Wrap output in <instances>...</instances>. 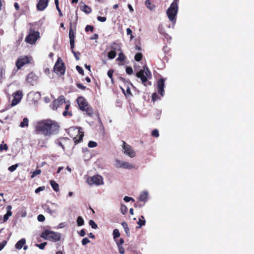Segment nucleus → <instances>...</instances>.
I'll return each instance as SVG.
<instances>
[{
    "label": "nucleus",
    "instance_id": "nucleus-36",
    "mask_svg": "<svg viewBox=\"0 0 254 254\" xmlns=\"http://www.w3.org/2000/svg\"><path fill=\"white\" fill-rule=\"evenodd\" d=\"M142 59V55L140 53H137L134 56V59L137 62H140Z\"/></svg>",
    "mask_w": 254,
    "mask_h": 254
},
{
    "label": "nucleus",
    "instance_id": "nucleus-53",
    "mask_svg": "<svg viewBox=\"0 0 254 254\" xmlns=\"http://www.w3.org/2000/svg\"><path fill=\"white\" fill-rule=\"evenodd\" d=\"M37 219L39 222H43L45 220V218L43 215L39 214L37 217Z\"/></svg>",
    "mask_w": 254,
    "mask_h": 254
},
{
    "label": "nucleus",
    "instance_id": "nucleus-40",
    "mask_svg": "<svg viewBox=\"0 0 254 254\" xmlns=\"http://www.w3.org/2000/svg\"><path fill=\"white\" fill-rule=\"evenodd\" d=\"M18 166V164H16L15 165H13L9 167L8 168V170L10 172H12L14 171L16 169V168H17Z\"/></svg>",
    "mask_w": 254,
    "mask_h": 254
},
{
    "label": "nucleus",
    "instance_id": "nucleus-59",
    "mask_svg": "<svg viewBox=\"0 0 254 254\" xmlns=\"http://www.w3.org/2000/svg\"><path fill=\"white\" fill-rule=\"evenodd\" d=\"M118 248H119V253L121 254H125V249L124 248V247L122 246H118Z\"/></svg>",
    "mask_w": 254,
    "mask_h": 254
},
{
    "label": "nucleus",
    "instance_id": "nucleus-57",
    "mask_svg": "<svg viewBox=\"0 0 254 254\" xmlns=\"http://www.w3.org/2000/svg\"><path fill=\"white\" fill-rule=\"evenodd\" d=\"M97 18L98 21L102 22L106 21L107 19L106 17H102L100 16H98Z\"/></svg>",
    "mask_w": 254,
    "mask_h": 254
},
{
    "label": "nucleus",
    "instance_id": "nucleus-38",
    "mask_svg": "<svg viewBox=\"0 0 254 254\" xmlns=\"http://www.w3.org/2000/svg\"><path fill=\"white\" fill-rule=\"evenodd\" d=\"M121 211L123 214L127 213V207L124 204H122L121 207Z\"/></svg>",
    "mask_w": 254,
    "mask_h": 254
},
{
    "label": "nucleus",
    "instance_id": "nucleus-39",
    "mask_svg": "<svg viewBox=\"0 0 254 254\" xmlns=\"http://www.w3.org/2000/svg\"><path fill=\"white\" fill-rule=\"evenodd\" d=\"M47 243L45 242L42 243L40 244H36L35 245V246L39 248L40 249L43 250V249H44V248H45V246L47 245Z\"/></svg>",
    "mask_w": 254,
    "mask_h": 254
},
{
    "label": "nucleus",
    "instance_id": "nucleus-22",
    "mask_svg": "<svg viewBox=\"0 0 254 254\" xmlns=\"http://www.w3.org/2000/svg\"><path fill=\"white\" fill-rule=\"evenodd\" d=\"M147 197H148V193L146 191L142 192L139 197V200L141 201H143L144 203L147 201Z\"/></svg>",
    "mask_w": 254,
    "mask_h": 254
},
{
    "label": "nucleus",
    "instance_id": "nucleus-20",
    "mask_svg": "<svg viewBox=\"0 0 254 254\" xmlns=\"http://www.w3.org/2000/svg\"><path fill=\"white\" fill-rule=\"evenodd\" d=\"M123 168L131 169L134 168L135 166L133 164L129 163L128 162L123 161L122 163V166Z\"/></svg>",
    "mask_w": 254,
    "mask_h": 254
},
{
    "label": "nucleus",
    "instance_id": "nucleus-49",
    "mask_svg": "<svg viewBox=\"0 0 254 254\" xmlns=\"http://www.w3.org/2000/svg\"><path fill=\"white\" fill-rule=\"evenodd\" d=\"M7 150H8V146L6 144H1L0 145V151H2V150L7 151Z\"/></svg>",
    "mask_w": 254,
    "mask_h": 254
},
{
    "label": "nucleus",
    "instance_id": "nucleus-25",
    "mask_svg": "<svg viewBox=\"0 0 254 254\" xmlns=\"http://www.w3.org/2000/svg\"><path fill=\"white\" fill-rule=\"evenodd\" d=\"M110 48L112 49V50H114V51H119L121 50V48L120 45L116 42H114L113 43H112L111 44V45L110 46Z\"/></svg>",
    "mask_w": 254,
    "mask_h": 254
},
{
    "label": "nucleus",
    "instance_id": "nucleus-30",
    "mask_svg": "<svg viewBox=\"0 0 254 254\" xmlns=\"http://www.w3.org/2000/svg\"><path fill=\"white\" fill-rule=\"evenodd\" d=\"M137 224L139 225V228H140L141 226H143L145 224V220H144V217L143 216H141V218L139 219Z\"/></svg>",
    "mask_w": 254,
    "mask_h": 254
},
{
    "label": "nucleus",
    "instance_id": "nucleus-28",
    "mask_svg": "<svg viewBox=\"0 0 254 254\" xmlns=\"http://www.w3.org/2000/svg\"><path fill=\"white\" fill-rule=\"evenodd\" d=\"M29 120L27 118H24L23 121L20 123V126L21 127H27L28 126Z\"/></svg>",
    "mask_w": 254,
    "mask_h": 254
},
{
    "label": "nucleus",
    "instance_id": "nucleus-47",
    "mask_svg": "<svg viewBox=\"0 0 254 254\" xmlns=\"http://www.w3.org/2000/svg\"><path fill=\"white\" fill-rule=\"evenodd\" d=\"M76 69L80 74L82 75H84V70L79 65H76Z\"/></svg>",
    "mask_w": 254,
    "mask_h": 254
},
{
    "label": "nucleus",
    "instance_id": "nucleus-52",
    "mask_svg": "<svg viewBox=\"0 0 254 254\" xmlns=\"http://www.w3.org/2000/svg\"><path fill=\"white\" fill-rule=\"evenodd\" d=\"M76 86L78 88H79L81 90H84L86 89V86H84L83 85H82L81 83H77Z\"/></svg>",
    "mask_w": 254,
    "mask_h": 254
},
{
    "label": "nucleus",
    "instance_id": "nucleus-42",
    "mask_svg": "<svg viewBox=\"0 0 254 254\" xmlns=\"http://www.w3.org/2000/svg\"><path fill=\"white\" fill-rule=\"evenodd\" d=\"M94 27L91 25H87L85 28V30L86 32L91 31V32H93L94 31Z\"/></svg>",
    "mask_w": 254,
    "mask_h": 254
},
{
    "label": "nucleus",
    "instance_id": "nucleus-1",
    "mask_svg": "<svg viewBox=\"0 0 254 254\" xmlns=\"http://www.w3.org/2000/svg\"><path fill=\"white\" fill-rule=\"evenodd\" d=\"M34 127L37 134L50 136L58 133L60 126L56 121L47 119L38 122Z\"/></svg>",
    "mask_w": 254,
    "mask_h": 254
},
{
    "label": "nucleus",
    "instance_id": "nucleus-50",
    "mask_svg": "<svg viewBox=\"0 0 254 254\" xmlns=\"http://www.w3.org/2000/svg\"><path fill=\"white\" fill-rule=\"evenodd\" d=\"M127 35L130 36V40H132L133 38V36L132 34V30L130 28H127Z\"/></svg>",
    "mask_w": 254,
    "mask_h": 254
},
{
    "label": "nucleus",
    "instance_id": "nucleus-23",
    "mask_svg": "<svg viewBox=\"0 0 254 254\" xmlns=\"http://www.w3.org/2000/svg\"><path fill=\"white\" fill-rule=\"evenodd\" d=\"M26 240L25 239H21L15 245V248L17 249H21L25 244Z\"/></svg>",
    "mask_w": 254,
    "mask_h": 254
},
{
    "label": "nucleus",
    "instance_id": "nucleus-61",
    "mask_svg": "<svg viewBox=\"0 0 254 254\" xmlns=\"http://www.w3.org/2000/svg\"><path fill=\"white\" fill-rule=\"evenodd\" d=\"M79 235H80V236H81V237H83V236H84L85 235L86 233H85V230H84V229H82V230L80 231V232H79Z\"/></svg>",
    "mask_w": 254,
    "mask_h": 254
},
{
    "label": "nucleus",
    "instance_id": "nucleus-62",
    "mask_svg": "<svg viewBox=\"0 0 254 254\" xmlns=\"http://www.w3.org/2000/svg\"><path fill=\"white\" fill-rule=\"evenodd\" d=\"M64 103L66 104V105L65 107V110H68V109L70 107V103L68 101V102H65V103Z\"/></svg>",
    "mask_w": 254,
    "mask_h": 254
},
{
    "label": "nucleus",
    "instance_id": "nucleus-21",
    "mask_svg": "<svg viewBox=\"0 0 254 254\" xmlns=\"http://www.w3.org/2000/svg\"><path fill=\"white\" fill-rule=\"evenodd\" d=\"M50 185H51V187H52L53 189L55 191L58 192L59 191V190H60L59 185L57 183H56L54 180H51L50 181Z\"/></svg>",
    "mask_w": 254,
    "mask_h": 254
},
{
    "label": "nucleus",
    "instance_id": "nucleus-31",
    "mask_svg": "<svg viewBox=\"0 0 254 254\" xmlns=\"http://www.w3.org/2000/svg\"><path fill=\"white\" fill-rule=\"evenodd\" d=\"M81 9L86 13H90L91 12V8L85 4H84L83 8Z\"/></svg>",
    "mask_w": 254,
    "mask_h": 254
},
{
    "label": "nucleus",
    "instance_id": "nucleus-29",
    "mask_svg": "<svg viewBox=\"0 0 254 254\" xmlns=\"http://www.w3.org/2000/svg\"><path fill=\"white\" fill-rule=\"evenodd\" d=\"M116 55L117 54L116 51H114V50H111L110 52L108 53V57L109 59H113L116 57Z\"/></svg>",
    "mask_w": 254,
    "mask_h": 254
},
{
    "label": "nucleus",
    "instance_id": "nucleus-14",
    "mask_svg": "<svg viewBox=\"0 0 254 254\" xmlns=\"http://www.w3.org/2000/svg\"><path fill=\"white\" fill-rule=\"evenodd\" d=\"M13 99L11 102V106H13L17 105L21 100L22 97V93L20 90L17 91L13 93Z\"/></svg>",
    "mask_w": 254,
    "mask_h": 254
},
{
    "label": "nucleus",
    "instance_id": "nucleus-6",
    "mask_svg": "<svg viewBox=\"0 0 254 254\" xmlns=\"http://www.w3.org/2000/svg\"><path fill=\"white\" fill-rule=\"evenodd\" d=\"M40 33L38 31H35L34 29L30 28L29 32L25 39L26 43L33 45L35 44L37 40L39 39Z\"/></svg>",
    "mask_w": 254,
    "mask_h": 254
},
{
    "label": "nucleus",
    "instance_id": "nucleus-35",
    "mask_svg": "<svg viewBox=\"0 0 254 254\" xmlns=\"http://www.w3.org/2000/svg\"><path fill=\"white\" fill-rule=\"evenodd\" d=\"M41 173V170L40 169H36L31 174V178H34L37 175H40Z\"/></svg>",
    "mask_w": 254,
    "mask_h": 254
},
{
    "label": "nucleus",
    "instance_id": "nucleus-34",
    "mask_svg": "<svg viewBox=\"0 0 254 254\" xmlns=\"http://www.w3.org/2000/svg\"><path fill=\"white\" fill-rule=\"evenodd\" d=\"M84 221L83 218L81 216L78 217L77 219V224L78 226H81L84 225Z\"/></svg>",
    "mask_w": 254,
    "mask_h": 254
},
{
    "label": "nucleus",
    "instance_id": "nucleus-15",
    "mask_svg": "<svg viewBox=\"0 0 254 254\" xmlns=\"http://www.w3.org/2000/svg\"><path fill=\"white\" fill-rule=\"evenodd\" d=\"M165 81V79L161 78L157 83L158 92L161 96H163L164 94Z\"/></svg>",
    "mask_w": 254,
    "mask_h": 254
},
{
    "label": "nucleus",
    "instance_id": "nucleus-4",
    "mask_svg": "<svg viewBox=\"0 0 254 254\" xmlns=\"http://www.w3.org/2000/svg\"><path fill=\"white\" fill-rule=\"evenodd\" d=\"M67 133L69 136L73 138L75 145L77 144L82 140L84 132L80 129L73 127H70L68 129Z\"/></svg>",
    "mask_w": 254,
    "mask_h": 254
},
{
    "label": "nucleus",
    "instance_id": "nucleus-11",
    "mask_svg": "<svg viewBox=\"0 0 254 254\" xmlns=\"http://www.w3.org/2000/svg\"><path fill=\"white\" fill-rule=\"evenodd\" d=\"M123 148L124 150V153L130 157L133 158L135 156V152L133 150L131 146L124 141H123Z\"/></svg>",
    "mask_w": 254,
    "mask_h": 254
},
{
    "label": "nucleus",
    "instance_id": "nucleus-43",
    "mask_svg": "<svg viewBox=\"0 0 254 254\" xmlns=\"http://www.w3.org/2000/svg\"><path fill=\"white\" fill-rule=\"evenodd\" d=\"M160 99V97H159L156 93H153L152 94V101L153 102H155L157 100H159Z\"/></svg>",
    "mask_w": 254,
    "mask_h": 254
},
{
    "label": "nucleus",
    "instance_id": "nucleus-19",
    "mask_svg": "<svg viewBox=\"0 0 254 254\" xmlns=\"http://www.w3.org/2000/svg\"><path fill=\"white\" fill-rule=\"evenodd\" d=\"M82 111H85L86 115L90 117H92L93 116L94 111L92 107L90 105L87 106Z\"/></svg>",
    "mask_w": 254,
    "mask_h": 254
},
{
    "label": "nucleus",
    "instance_id": "nucleus-16",
    "mask_svg": "<svg viewBox=\"0 0 254 254\" xmlns=\"http://www.w3.org/2000/svg\"><path fill=\"white\" fill-rule=\"evenodd\" d=\"M77 102L80 110H84V108L89 105L87 100L83 97H79L77 99Z\"/></svg>",
    "mask_w": 254,
    "mask_h": 254
},
{
    "label": "nucleus",
    "instance_id": "nucleus-45",
    "mask_svg": "<svg viewBox=\"0 0 254 254\" xmlns=\"http://www.w3.org/2000/svg\"><path fill=\"white\" fill-rule=\"evenodd\" d=\"M89 225L91 226V227L93 229H96L97 228L98 226L95 223V222L92 220H90L89 222Z\"/></svg>",
    "mask_w": 254,
    "mask_h": 254
},
{
    "label": "nucleus",
    "instance_id": "nucleus-54",
    "mask_svg": "<svg viewBox=\"0 0 254 254\" xmlns=\"http://www.w3.org/2000/svg\"><path fill=\"white\" fill-rule=\"evenodd\" d=\"M90 242V240L87 238H84L82 240V244L83 245H85Z\"/></svg>",
    "mask_w": 254,
    "mask_h": 254
},
{
    "label": "nucleus",
    "instance_id": "nucleus-26",
    "mask_svg": "<svg viewBox=\"0 0 254 254\" xmlns=\"http://www.w3.org/2000/svg\"><path fill=\"white\" fill-rule=\"evenodd\" d=\"M5 70L3 67L0 66V83H2L3 78H4Z\"/></svg>",
    "mask_w": 254,
    "mask_h": 254
},
{
    "label": "nucleus",
    "instance_id": "nucleus-18",
    "mask_svg": "<svg viewBox=\"0 0 254 254\" xmlns=\"http://www.w3.org/2000/svg\"><path fill=\"white\" fill-rule=\"evenodd\" d=\"M11 208L12 207L11 205L7 206L6 208L7 212L3 216V221L4 222H5L8 219L9 217L12 215V212L11 211Z\"/></svg>",
    "mask_w": 254,
    "mask_h": 254
},
{
    "label": "nucleus",
    "instance_id": "nucleus-37",
    "mask_svg": "<svg viewBox=\"0 0 254 254\" xmlns=\"http://www.w3.org/2000/svg\"><path fill=\"white\" fill-rule=\"evenodd\" d=\"M114 72V70L113 69H111L108 70V73H107L108 76L111 79L112 83H114L113 78V75Z\"/></svg>",
    "mask_w": 254,
    "mask_h": 254
},
{
    "label": "nucleus",
    "instance_id": "nucleus-58",
    "mask_svg": "<svg viewBox=\"0 0 254 254\" xmlns=\"http://www.w3.org/2000/svg\"><path fill=\"white\" fill-rule=\"evenodd\" d=\"M45 190V187L44 186H43V187H38V188H37L35 190V193H38L40 191H42V190Z\"/></svg>",
    "mask_w": 254,
    "mask_h": 254
},
{
    "label": "nucleus",
    "instance_id": "nucleus-48",
    "mask_svg": "<svg viewBox=\"0 0 254 254\" xmlns=\"http://www.w3.org/2000/svg\"><path fill=\"white\" fill-rule=\"evenodd\" d=\"M126 72L128 74H131L133 73V69L131 66H127L126 69Z\"/></svg>",
    "mask_w": 254,
    "mask_h": 254
},
{
    "label": "nucleus",
    "instance_id": "nucleus-13",
    "mask_svg": "<svg viewBox=\"0 0 254 254\" xmlns=\"http://www.w3.org/2000/svg\"><path fill=\"white\" fill-rule=\"evenodd\" d=\"M38 78V76L35 73L31 72L27 75L26 80L31 85L33 86L37 83Z\"/></svg>",
    "mask_w": 254,
    "mask_h": 254
},
{
    "label": "nucleus",
    "instance_id": "nucleus-7",
    "mask_svg": "<svg viewBox=\"0 0 254 254\" xmlns=\"http://www.w3.org/2000/svg\"><path fill=\"white\" fill-rule=\"evenodd\" d=\"M54 71L57 74L60 76H62L65 73V64L61 58H58L56 61L54 67Z\"/></svg>",
    "mask_w": 254,
    "mask_h": 254
},
{
    "label": "nucleus",
    "instance_id": "nucleus-10",
    "mask_svg": "<svg viewBox=\"0 0 254 254\" xmlns=\"http://www.w3.org/2000/svg\"><path fill=\"white\" fill-rule=\"evenodd\" d=\"M72 22L70 23V28L69 30V41H70V49L71 50L72 52L76 54V52L74 51V42H75V30H73L72 27Z\"/></svg>",
    "mask_w": 254,
    "mask_h": 254
},
{
    "label": "nucleus",
    "instance_id": "nucleus-60",
    "mask_svg": "<svg viewBox=\"0 0 254 254\" xmlns=\"http://www.w3.org/2000/svg\"><path fill=\"white\" fill-rule=\"evenodd\" d=\"M47 211L50 214L54 213L56 212L55 210H51L49 207L47 208Z\"/></svg>",
    "mask_w": 254,
    "mask_h": 254
},
{
    "label": "nucleus",
    "instance_id": "nucleus-27",
    "mask_svg": "<svg viewBox=\"0 0 254 254\" xmlns=\"http://www.w3.org/2000/svg\"><path fill=\"white\" fill-rule=\"evenodd\" d=\"M122 225L124 228L125 233H126L127 236H129V229L128 227L127 224L126 222H123L122 223Z\"/></svg>",
    "mask_w": 254,
    "mask_h": 254
},
{
    "label": "nucleus",
    "instance_id": "nucleus-51",
    "mask_svg": "<svg viewBox=\"0 0 254 254\" xmlns=\"http://www.w3.org/2000/svg\"><path fill=\"white\" fill-rule=\"evenodd\" d=\"M116 242L117 245L118 247V246H121L123 245V244L124 243V240L123 238H121L119 240H116Z\"/></svg>",
    "mask_w": 254,
    "mask_h": 254
},
{
    "label": "nucleus",
    "instance_id": "nucleus-5",
    "mask_svg": "<svg viewBox=\"0 0 254 254\" xmlns=\"http://www.w3.org/2000/svg\"><path fill=\"white\" fill-rule=\"evenodd\" d=\"M178 4L172 3L166 12L169 19L173 24L175 23L176 21V16L178 11Z\"/></svg>",
    "mask_w": 254,
    "mask_h": 254
},
{
    "label": "nucleus",
    "instance_id": "nucleus-64",
    "mask_svg": "<svg viewBox=\"0 0 254 254\" xmlns=\"http://www.w3.org/2000/svg\"><path fill=\"white\" fill-rule=\"evenodd\" d=\"M14 6L16 10H18L19 9V5L17 2H15Z\"/></svg>",
    "mask_w": 254,
    "mask_h": 254
},
{
    "label": "nucleus",
    "instance_id": "nucleus-33",
    "mask_svg": "<svg viewBox=\"0 0 254 254\" xmlns=\"http://www.w3.org/2000/svg\"><path fill=\"white\" fill-rule=\"evenodd\" d=\"M113 238L115 240L117 238H119L120 236V233L118 229H115L113 230Z\"/></svg>",
    "mask_w": 254,
    "mask_h": 254
},
{
    "label": "nucleus",
    "instance_id": "nucleus-17",
    "mask_svg": "<svg viewBox=\"0 0 254 254\" xmlns=\"http://www.w3.org/2000/svg\"><path fill=\"white\" fill-rule=\"evenodd\" d=\"M49 0H39L37 4V8L38 10L43 11L48 6Z\"/></svg>",
    "mask_w": 254,
    "mask_h": 254
},
{
    "label": "nucleus",
    "instance_id": "nucleus-3",
    "mask_svg": "<svg viewBox=\"0 0 254 254\" xmlns=\"http://www.w3.org/2000/svg\"><path fill=\"white\" fill-rule=\"evenodd\" d=\"M40 237L44 240L52 241L53 242H57L60 241L61 234L59 233L46 229L42 232Z\"/></svg>",
    "mask_w": 254,
    "mask_h": 254
},
{
    "label": "nucleus",
    "instance_id": "nucleus-12",
    "mask_svg": "<svg viewBox=\"0 0 254 254\" xmlns=\"http://www.w3.org/2000/svg\"><path fill=\"white\" fill-rule=\"evenodd\" d=\"M65 103V98L61 95L57 99L54 100L51 104V107L53 110H57L58 107Z\"/></svg>",
    "mask_w": 254,
    "mask_h": 254
},
{
    "label": "nucleus",
    "instance_id": "nucleus-41",
    "mask_svg": "<svg viewBox=\"0 0 254 254\" xmlns=\"http://www.w3.org/2000/svg\"><path fill=\"white\" fill-rule=\"evenodd\" d=\"M88 146L90 148L95 147L97 146V143L95 141H90L88 143Z\"/></svg>",
    "mask_w": 254,
    "mask_h": 254
},
{
    "label": "nucleus",
    "instance_id": "nucleus-46",
    "mask_svg": "<svg viewBox=\"0 0 254 254\" xmlns=\"http://www.w3.org/2000/svg\"><path fill=\"white\" fill-rule=\"evenodd\" d=\"M63 115L64 117H66L67 116H69V117H71L72 116V113L71 111H68V110H65Z\"/></svg>",
    "mask_w": 254,
    "mask_h": 254
},
{
    "label": "nucleus",
    "instance_id": "nucleus-2",
    "mask_svg": "<svg viewBox=\"0 0 254 254\" xmlns=\"http://www.w3.org/2000/svg\"><path fill=\"white\" fill-rule=\"evenodd\" d=\"M136 76L140 79L142 83L144 86H147L151 85V82L149 81L148 79L152 78V74L147 66H143L142 68L136 72Z\"/></svg>",
    "mask_w": 254,
    "mask_h": 254
},
{
    "label": "nucleus",
    "instance_id": "nucleus-56",
    "mask_svg": "<svg viewBox=\"0 0 254 254\" xmlns=\"http://www.w3.org/2000/svg\"><path fill=\"white\" fill-rule=\"evenodd\" d=\"M124 200L126 201V202H129L130 201V200H132L133 201H134V199L132 198V197H129V196H125V197L124 198Z\"/></svg>",
    "mask_w": 254,
    "mask_h": 254
},
{
    "label": "nucleus",
    "instance_id": "nucleus-44",
    "mask_svg": "<svg viewBox=\"0 0 254 254\" xmlns=\"http://www.w3.org/2000/svg\"><path fill=\"white\" fill-rule=\"evenodd\" d=\"M151 135L155 137H158L159 136L158 130L157 129H153L151 132Z\"/></svg>",
    "mask_w": 254,
    "mask_h": 254
},
{
    "label": "nucleus",
    "instance_id": "nucleus-9",
    "mask_svg": "<svg viewBox=\"0 0 254 254\" xmlns=\"http://www.w3.org/2000/svg\"><path fill=\"white\" fill-rule=\"evenodd\" d=\"M87 182L90 185L99 186L103 185L104 183L103 177L99 175H94L88 178Z\"/></svg>",
    "mask_w": 254,
    "mask_h": 254
},
{
    "label": "nucleus",
    "instance_id": "nucleus-55",
    "mask_svg": "<svg viewBox=\"0 0 254 254\" xmlns=\"http://www.w3.org/2000/svg\"><path fill=\"white\" fill-rule=\"evenodd\" d=\"M122 163H123V161H121L119 160H116L115 166L117 168H122V167L119 166H122Z\"/></svg>",
    "mask_w": 254,
    "mask_h": 254
},
{
    "label": "nucleus",
    "instance_id": "nucleus-63",
    "mask_svg": "<svg viewBox=\"0 0 254 254\" xmlns=\"http://www.w3.org/2000/svg\"><path fill=\"white\" fill-rule=\"evenodd\" d=\"M119 79L121 81H122L123 82H124L125 83H128V82L127 80H126L125 78H124L123 77H119Z\"/></svg>",
    "mask_w": 254,
    "mask_h": 254
},
{
    "label": "nucleus",
    "instance_id": "nucleus-8",
    "mask_svg": "<svg viewBox=\"0 0 254 254\" xmlns=\"http://www.w3.org/2000/svg\"><path fill=\"white\" fill-rule=\"evenodd\" d=\"M32 59L31 57H29L28 56H24L19 57L16 62V66L17 69H20L24 65L29 64Z\"/></svg>",
    "mask_w": 254,
    "mask_h": 254
},
{
    "label": "nucleus",
    "instance_id": "nucleus-32",
    "mask_svg": "<svg viewBox=\"0 0 254 254\" xmlns=\"http://www.w3.org/2000/svg\"><path fill=\"white\" fill-rule=\"evenodd\" d=\"M125 59H126V57H125V55L124 54V53L121 52L119 54V57L116 59V61L123 62L125 60Z\"/></svg>",
    "mask_w": 254,
    "mask_h": 254
},
{
    "label": "nucleus",
    "instance_id": "nucleus-24",
    "mask_svg": "<svg viewBox=\"0 0 254 254\" xmlns=\"http://www.w3.org/2000/svg\"><path fill=\"white\" fill-rule=\"evenodd\" d=\"M145 6L150 10L153 11L155 8V5L151 3L150 0H146L145 1Z\"/></svg>",
    "mask_w": 254,
    "mask_h": 254
}]
</instances>
